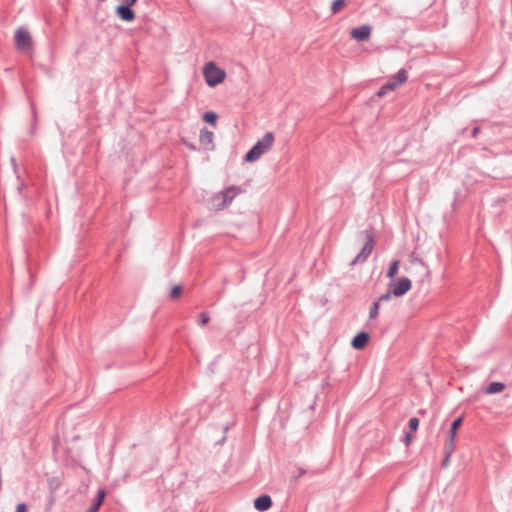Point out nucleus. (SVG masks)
<instances>
[{"mask_svg":"<svg viewBox=\"0 0 512 512\" xmlns=\"http://www.w3.org/2000/svg\"><path fill=\"white\" fill-rule=\"evenodd\" d=\"M395 89H397V87L394 85V83L392 81H388L378 90L376 95L378 97H383L387 95L389 92L394 91Z\"/></svg>","mask_w":512,"mask_h":512,"instance_id":"obj_17","label":"nucleus"},{"mask_svg":"<svg viewBox=\"0 0 512 512\" xmlns=\"http://www.w3.org/2000/svg\"><path fill=\"white\" fill-rule=\"evenodd\" d=\"M480 131H481V130H480V128H479V127H474V128L472 129L471 136H472L473 138H476V137L478 136V134L480 133Z\"/></svg>","mask_w":512,"mask_h":512,"instance_id":"obj_32","label":"nucleus"},{"mask_svg":"<svg viewBox=\"0 0 512 512\" xmlns=\"http://www.w3.org/2000/svg\"><path fill=\"white\" fill-rule=\"evenodd\" d=\"M371 32L372 27L368 24H364L362 26L353 28L350 32V35L357 41H365L369 39Z\"/></svg>","mask_w":512,"mask_h":512,"instance_id":"obj_8","label":"nucleus"},{"mask_svg":"<svg viewBox=\"0 0 512 512\" xmlns=\"http://www.w3.org/2000/svg\"><path fill=\"white\" fill-rule=\"evenodd\" d=\"M61 486V481L57 477H52L48 479V489L49 493L56 494L57 490Z\"/></svg>","mask_w":512,"mask_h":512,"instance_id":"obj_18","label":"nucleus"},{"mask_svg":"<svg viewBox=\"0 0 512 512\" xmlns=\"http://www.w3.org/2000/svg\"><path fill=\"white\" fill-rule=\"evenodd\" d=\"M408 79V72L405 68H401L398 72L393 76L392 82L398 88L402 84H404Z\"/></svg>","mask_w":512,"mask_h":512,"instance_id":"obj_13","label":"nucleus"},{"mask_svg":"<svg viewBox=\"0 0 512 512\" xmlns=\"http://www.w3.org/2000/svg\"><path fill=\"white\" fill-rule=\"evenodd\" d=\"M393 293L390 290V288L387 290L386 293L382 294L376 301H379V304L384 301H389L392 297Z\"/></svg>","mask_w":512,"mask_h":512,"instance_id":"obj_28","label":"nucleus"},{"mask_svg":"<svg viewBox=\"0 0 512 512\" xmlns=\"http://www.w3.org/2000/svg\"><path fill=\"white\" fill-rule=\"evenodd\" d=\"M408 79V72L405 68H401L398 72L393 76L392 82L398 88L402 84H404Z\"/></svg>","mask_w":512,"mask_h":512,"instance_id":"obj_14","label":"nucleus"},{"mask_svg":"<svg viewBox=\"0 0 512 512\" xmlns=\"http://www.w3.org/2000/svg\"><path fill=\"white\" fill-rule=\"evenodd\" d=\"M274 143V135L272 132H267L261 139H259L245 154V162H254L258 160L265 152H267Z\"/></svg>","mask_w":512,"mask_h":512,"instance_id":"obj_1","label":"nucleus"},{"mask_svg":"<svg viewBox=\"0 0 512 512\" xmlns=\"http://www.w3.org/2000/svg\"><path fill=\"white\" fill-rule=\"evenodd\" d=\"M419 419L417 417H412L409 419V422H408V426H409V429L410 431H416L419 427Z\"/></svg>","mask_w":512,"mask_h":512,"instance_id":"obj_26","label":"nucleus"},{"mask_svg":"<svg viewBox=\"0 0 512 512\" xmlns=\"http://www.w3.org/2000/svg\"><path fill=\"white\" fill-rule=\"evenodd\" d=\"M370 340V335L366 331L358 332L351 341V346L356 350L364 349Z\"/></svg>","mask_w":512,"mask_h":512,"instance_id":"obj_9","label":"nucleus"},{"mask_svg":"<svg viewBox=\"0 0 512 512\" xmlns=\"http://www.w3.org/2000/svg\"><path fill=\"white\" fill-rule=\"evenodd\" d=\"M380 304L379 301H374L369 309V319H375L379 314Z\"/></svg>","mask_w":512,"mask_h":512,"instance_id":"obj_22","label":"nucleus"},{"mask_svg":"<svg viewBox=\"0 0 512 512\" xmlns=\"http://www.w3.org/2000/svg\"><path fill=\"white\" fill-rule=\"evenodd\" d=\"M217 119L218 115L214 111H207L203 114V120L210 125H215Z\"/></svg>","mask_w":512,"mask_h":512,"instance_id":"obj_21","label":"nucleus"},{"mask_svg":"<svg viewBox=\"0 0 512 512\" xmlns=\"http://www.w3.org/2000/svg\"><path fill=\"white\" fill-rule=\"evenodd\" d=\"M138 0H121V5L134 6Z\"/></svg>","mask_w":512,"mask_h":512,"instance_id":"obj_31","label":"nucleus"},{"mask_svg":"<svg viewBox=\"0 0 512 512\" xmlns=\"http://www.w3.org/2000/svg\"><path fill=\"white\" fill-rule=\"evenodd\" d=\"M199 141L202 148L206 151L214 150V133L207 128L200 130Z\"/></svg>","mask_w":512,"mask_h":512,"instance_id":"obj_6","label":"nucleus"},{"mask_svg":"<svg viewBox=\"0 0 512 512\" xmlns=\"http://www.w3.org/2000/svg\"><path fill=\"white\" fill-rule=\"evenodd\" d=\"M346 6V0H334L331 4V13L337 14Z\"/></svg>","mask_w":512,"mask_h":512,"instance_id":"obj_20","label":"nucleus"},{"mask_svg":"<svg viewBox=\"0 0 512 512\" xmlns=\"http://www.w3.org/2000/svg\"><path fill=\"white\" fill-rule=\"evenodd\" d=\"M450 457H451V455L444 454V458H443L442 463H441V466L443 468H446L448 466L449 461H450Z\"/></svg>","mask_w":512,"mask_h":512,"instance_id":"obj_30","label":"nucleus"},{"mask_svg":"<svg viewBox=\"0 0 512 512\" xmlns=\"http://www.w3.org/2000/svg\"><path fill=\"white\" fill-rule=\"evenodd\" d=\"M399 264H400L399 260H394V261L391 262V264L389 266V269H388V271L386 273V276L388 278L393 279L396 276V274L398 273Z\"/></svg>","mask_w":512,"mask_h":512,"instance_id":"obj_19","label":"nucleus"},{"mask_svg":"<svg viewBox=\"0 0 512 512\" xmlns=\"http://www.w3.org/2000/svg\"><path fill=\"white\" fill-rule=\"evenodd\" d=\"M11 163H12L14 171L17 173V163H16V159L14 157H11Z\"/></svg>","mask_w":512,"mask_h":512,"instance_id":"obj_34","label":"nucleus"},{"mask_svg":"<svg viewBox=\"0 0 512 512\" xmlns=\"http://www.w3.org/2000/svg\"><path fill=\"white\" fill-rule=\"evenodd\" d=\"M210 320V316L207 312H202L200 313L199 315V319H198V324L203 326L205 324H207Z\"/></svg>","mask_w":512,"mask_h":512,"instance_id":"obj_27","label":"nucleus"},{"mask_svg":"<svg viewBox=\"0 0 512 512\" xmlns=\"http://www.w3.org/2000/svg\"><path fill=\"white\" fill-rule=\"evenodd\" d=\"M55 502H56V494L49 493V495L47 497L44 512H51Z\"/></svg>","mask_w":512,"mask_h":512,"instance_id":"obj_23","label":"nucleus"},{"mask_svg":"<svg viewBox=\"0 0 512 512\" xmlns=\"http://www.w3.org/2000/svg\"><path fill=\"white\" fill-rule=\"evenodd\" d=\"M360 236L365 239V243L361 249V251L356 255V257L351 261L350 265L354 266L357 263L365 262L370 254L372 253L375 246L374 239V228L370 227L369 229H365L360 232Z\"/></svg>","mask_w":512,"mask_h":512,"instance_id":"obj_2","label":"nucleus"},{"mask_svg":"<svg viewBox=\"0 0 512 512\" xmlns=\"http://www.w3.org/2000/svg\"><path fill=\"white\" fill-rule=\"evenodd\" d=\"M462 423H463V418L462 417H457L451 423V427H450V431H449V437L452 438V440H455V437H456V434H457V430L462 425Z\"/></svg>","mask_w":512,"mask_h":512,"instance_id":"obj_16","label":"nucleus"},{"mask_svg":"<svg viewBox=\"0 0 512 512\" xmlns=\"http://www.w3.org/2000/svg\"><path fill=\"white\" fill-rule=\"evenodd\" d=\"M455 450V440L449 437L448 441L444 446V454L452 455Z\"/></svg>","mask_w":512,"mask_h":512,"instance_id":"obj_24","label":"nucleus"},{"mask_svg":"<svg viewBox=\"0 0 512 512\" xmlns=\"http://www.w3.org/2000/svg\"><path fill=\"white\" fill-rule=\"evenodd\" d=\"M205 81L210 87H215L222 83L226 77L223 69L219 68L214 62H208L204 67Z\"/></svg>","mask_w":512,"mask_h":512,"instance_id":"obj_3","label":"nucleus"},{"mask_svg":"<svg viewBox=\"0 0 512 512\" xmlns=\"http://www.w3.org/2000/svg\"><path fill=\"white\" fill-rule=\"evenodd\" d=\"M33 41L27 30L20 27L15 32V46L17 49L24 50L32 47Z\"/></svg>","mask_w":512,"mask_h":512,"instance_id":"obj_5","label":"nucleus"},{"mask_svg":"<svg viewBox=\"0 0 512 512\" xmlns=\"http://www.w3.org/2000/svg\"><path fill=\"white\" fill-rule=\"evenodd\" d=\"M238 191H239V189L236 186H229L225 190L221 191V193H220V197L222 198L221 206L225 207V206L229 205L233 201L234 197L237 195Z\"/></svg>","mask_w":512,"mask_h":512,"instance_id":"obj_11","label":"nucleus"},{"mask_svg":"<svg viewBox=\"0 0 512 512\" xmlns=\"http://www.w3.org/2000/svg\"><path fill=\"white\" fill-rule=\"evenodd\" d=\"M15 512H28V507L25 503H19L17 506H16V511Z\"/></svg>","mask_w":512,"mask_h":512,"instance_id":"obj_29","label":"nucleus"},{"mask_svg":"<svg viewBox=\"0 0 512 512\" xmlns=\"http://www.w3.org/2000/svg\"><path fill=\"white\" fill-rule=\"evenodd\" d=\"M115 14L124 22H132L136 17L135 12L132 10V6L128 5H118L115 8Z\"/></svg>","mask_w":512,"mask_h":512,"instance_id":"obj_7","label":"nucleus"},{"mask_svg":"<svg viewBox=\"0 0 512 512\" xmlns=\"http://www.w3.org/2000/svg\"><path fill=\"white\" fill-rule=\"evenodd\" d=\"M505 389V385L502 382H491L488 386L485 388L486 394H496L500 393Z\"/></svg>","mask_w":512,"mask_h":512,"instance_id":"obj_15","label":"nucleus"},{"mask_svg":"<svg viewBox=\"0 0 512 512\" xmlns=\"http://www.w3.org/2000/svg\"><path fill=\"white\" fill-rule=\"evenodd\" d=\"M23 188H26V184L24 183V181H23V180H21V182H20V184H19V186H18V189H19V190H22Z\"/></svg>","mask_w":512,"mask_h":512,"instance_id":"obj_36","label":"nucleus"},{"mask_svg":"<svg viewBox=\"0 0 512 512\" xmlns=\"http://www.w3.org/2000/svg\"><path fill=\"white\" fill-rule=\"evenodd\" d=\"M105 496H106L105 490L99 489L97 491L96 497L93 499V502H92L91 506L88 508L87 512H98V510L100 509V507L105 499Z\"/></svg>","mask_w":512,"mask_h":512,"instance_id":"obj_12","label":"nucleus"},{"mask_svg":"<svg viewBox=\"0 0 512 512\" xmlns=\"http://www.w3.org/2000/svg\"><path fill=\"white\" fill-rule=\"evenodd\" d=\"M183 143H184L188 148H190L191 150H196V149H197V147H196L194 144H192V143H190V144H189V143H187V142H185V141H183Z\"/></svg>","mask_w":512,"mask_h":512,"instance_id":"obj_35","label":"nucleus"},{"mask_svg":"<svg viewBox=\"0 0 512 512\" xmlns=\"http://www.w3.org/2000/svg\"><path fill=\"white\" fill-rule=\"evenodd\" d=\"M411 439H412V434H411V432H407V433L405 434V442H406V444H409V443H410V441H411Z\"/></svg>","mask_w":512,"mask_h":512,"instance_id":"obj_33","label":"nucleus"},{"mask_svg":"<svg viewBox=\"0 0 512 512\" xmlns=\"http://www.w3.org/2000/svg\"><path fill=\"white\" fill-rule=\"evenodd\" d=\"M182 291H183V288L181 285H175L172 287V289L170 291V297L177 298L181 295Z\"/></svg>","mask_w":512,"mask_h":512,"instance_id":"obj_25","label":"nucleus"},{"mask_svg":"<svg viewBox=\"0 0 512 512\" xmlns=\"http://www.w3.org/2000/svg\"><path fill=\"white\" fill-rule=\"evenodd\" d=\"M389 288L395 297L405 295L412 288V282L407 277H401L397 283H390Z\"/></svg>","mask_w":512,"mask_h":512,"instance_id":"obj_4","label":"nucleus"},{"mask_svg":"<svg viewBox=\"0 0 512 512\" xmlns=\"http://www.w3.org/2000/svg\"><path fill=\"white\" fill-rule=\"evenodd\" d=\"M272 498L268 494H262L254 500V507L259 512L267 511L272 507Z\"/></svg>","mask_w":512,"mask_h":512,"instance_id":"obj_10","label":"nucleus"}]
</instances>
